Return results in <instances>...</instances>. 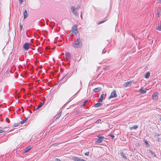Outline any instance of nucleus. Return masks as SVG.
<instances>
[{
	"mask_svg": "<svg viewBox=\"0 0 161 161\" xmlns=\"http://www.w3.org/2000/svg\"><path fill=\"white\" fill-rule=\"evenodd\" d=\"M82 46V44L81 43L80 39L79 38L77 39L75 42L73 47L75 48H80Z\"/></svg>",
	"mask_w": 161,
	"mask_h": 161,
	"instance_id": "obj_1",
	"label": "nucleus"
},
{
	"mask_svg": "<svg viewBox=\"0 0 161 161\" xmlns=\"http://www.w3.org/2000/svg\"><path fill=\"white\" fill-rule=\"evenodd\" d=\"M72 33L76 35L78 33V31L77 30V26L76 25H75L73 26L71 30Z\"/></svg>",
	"mask_w": 161,
	"mask_h": 161,
	"instance_id": "obj_2",
	"label": "nucleus"
},
{
	"mask_svg": "<svg viewBox=\"0 0 161 161\" xmlns=\"http://www.w3.org/2000/svg\"><path fill=\"white\" fill-rule=\"evenodd\" d=\"M117 97V95L116 94V91L115 90H114L112 92L110 95L108 96V99L109 100L112 98L116 97Z\"/></svg>",
	"mask_w": 161,
	"mask_h": 161,
	"instance_id": "obj_3",
	"label": "nucleus"
},
{
	"mask_svg": "<svg viewBox=\"0 0 161 161\" xmlns=\"http://www.w3.org/2000/svg\"><path fill=\"white\" fill-rule=\"evenodd\" d=\"M97 137L98 138V139L95 142V143L96 144L100 143H101L103 142V139L104 138L103 136H100L99 135L97 136Z\"/></svg>",
	"mask_w": 161,
	"mask_h": 161,
	"instance_id": "obj_4",
	"label": "nucleus"
},
{
	"mask_svg": "<svg viewBox=\"0 0 161 161\" xmlns=\"http://www.w3.org/2000/svg\"><path fill=\"white\" fill-rule=\"evenodd\" d=\"M106 96V92H103L101 95L99 99V102H102L103 99H104Z\"/></svg>",
	"mask_w": 161,
	"mask_h": 161,
	"instance_id": "obj_5",
	"label": "nucleus"
},
{
	"mask_svg": "<svg viewBox=\"0 0 161 161\" xmlns=\"http://www.w3.org/2000/svg\"><path fill=\"white\" fill-rule=\"evenodd\" d=\"M158 92H155L152 95V99L153 100H157L158 99Z\"/></svg>",
	"mask_w": 161,
	"mask_h": 161,
	"instance_id": "obj_6",
	"label": "nucleus"
},
{
	"mask_svg": "<svg viewBox=\"0 0 161 161\" xmlns=\"http://www.w3.org/2000/svg\"><path fill=\"white\" fill-rule=\"evenodd\" d=\"M30 45L29 43L26 42L23 45V48L25 50H28L30 47Z\"/></svg>",
	"mask_w": 161,
	"mask_h": 161,
	"instance_id": "obj_7",
	"label": "nucleus"
},
{
	"mask_svg": "<svg viewBox=\"0 0 161 161\" xmlns=\"http://www.w3.org/2000/svg\"><path fill=\"white\" fill-rule=\"evenodd\" d=\"M72 12L75 15L77 14V9L75 8L74 6H72L71 8Z\"/></svg>",
	"mask_w": 161,
	"mask_h": 161,
	"instance_id": "obj_8",
	"label": "nucleus"
},
{
	"mask_svg": "<svg viewBox=\"0 0 161 161\" xmlns=\"http://www.w3.org/2000/svg\"><path fill=\"white\" fill-rule=\"evenodd\" d=\"M132 84V81H130L125 83L124 84V86L126 87L128 86H130Z\"/></svg>",
	"mask_w": 161,
	"mask_h": 161,
	"instance_id": "obj_9",
	"label": "nucleus"
},
{
	"mask_svg": "<svg viewBox=\"0 0 161 161\" xmlns=\"http://www.w3.org/2000/svg\"><path fill=\"white\" fill-rule=\"evenodd\" d=\"M150 76V73L149 72H148L146 73L145 77L146 79H148Z\"/></svg>",
	"mask_w": 161,
	"mask_h": 161,
	"instance_id": "obj_10",
	"label": "nucleus"
},
{
	"mask_svg": "<svg viewBox=\"0 0 161 161\" xmlns=\"http://www.w3.org/2000/svg\"><path fill=\"white\" fill-rule=\"evenodd\" d=\"M31 148L32 147H29L25 148L24 150V152L25 153H26L27 152L30 151L31 149Z\"/></svg>",
	"mask_w": 161,
	"mask_h": 161,
	"instance_id": "obj_11",
	"label": "nucleus"
},
{
	"mask_svg": "<svg viewBox=\"0 0 161 161\" xmlns=\"http://www.w3.org/2000/svg\"><path fill=\"white\" fill-rule=\"evenodd\" d=\"M147 92V90L146 89H144L143 88H142L141 89L140 92L141 93L144 94L146 93Z\"/></svg>",
	"mask_w": 161,
	"mask_h": 161,
	"instance_id": "obj_12",
	"label": "nucleus"
},
{
	"mask_svg": "<svg viewBox=\"0 0 161 161\" xmlns=\"http://www.w3.org/2000/svg\"><path fill=\"white\" fill-rule=\"evenodd\" d=\"M80 159L79 158L75 157L72 158V159L74 161H80Z\"/></svg>",
	"mask_w": 161,
	"mask_h": 161,
	"instance_id": "obj_13",
	"label": "nucleus"
},
{
	"mask_svg": "<svg viewBox=\"0 0 161 161\" xmlns=\"http://www.w3.org/2000/svg\"><path fill=\"white\" fill-rule=\"evenodd\" d=\"M101 90V88L100 87H97L93 89V91L95 92H98L100 91Z\"/></svg>",
	"mask_w": 161,
	"mask_h": 161,
	"instance_id": "obj_14",
	"label": "nucleus"
},
{
	"mask_svg": "<svg viewBox=\"0 0 161 161\" xmlns=\"http://www.w3.org/2000/svg\"><path fill=\"white\" fill-rule=\"evenodd\" d=\"M28 15L27 12L26 10H25L24 12V19L26 18Z\"/></svg>",
	"mask_w": 161,
	"mask_h": 161,
	"instance_id": "obj_15",
	"label": "nucleus"
},
{
	"mask_svg": "<svg viewBox=\"0 0 161 161\" xmlns=\"http://www.w3.org/2000/svg\"><path fill=\"white\" fill-rule=\"evenodd\" d=\"M43 103H41L39 104V105L37 106V108H36V110H37L38 109L41 108L43 105Z\"/></svg>",
	"mask_w": 161,
	"mask_h": 161,
	"instance_id": "obj_16",
	"label": "nucleus"
},
{
	"mask_svg": "<svg viewBox=\"0 0 161 161\" xmlns=\"http://www.w3.org/2000/svg\"><path fill=\"white\" fill-rule=\"evenodd\" d=\"M65 57L66 58H70V54L69 53H66L65 55Z\"/></svg>",
	"mask_w": 161,
	"mask_h": 161,
	"instance_id": "obj_17",
	"label": "nucleus"
},
{
	"mask_svg": "<svg viewBox=\"0 0 161 161\" xmlns=\"http://www.w3.org/2000/svg\"><path fill=\"white\" fill-rule=\"evenodd\" d=\"M157 30L158 31H161V23H160L159 25H158L157 28Z\"/></svg>",
	"mask_w": 161,
	"mask_h": 161,
	"instance_id": "obj_18",
	"label": "nucleus"
},
{
	"mask_svg": "<svg viewBox=\"0 0 161 161\" xmlns=\"http://www.w3.org/2000/svg\"><path fill=\"white\" fill-rule=\"evenodd\" d=\"M102 105V104L100 103H97L95 105V107H100Z\"/></svg>",
	"mask_w": 161,
	"mask_h": 161,
	"instance_id": "obj_19",
	"label": "nucleus"
},
{
	"mask_svg": "<svg viewBox=\"0 0 161 161\" xmlns=\"http://www.w3.org/2000/svg\"><path fill=\"white\" fill-rule=\"evenodd\" d=\"M27 120V118H26L24 120H23L20 122V123L21 124H24Z\"/></svg>",
	"mask_w": 161,
	"mask_h": 161,
	"instance_id": "obj_20",
	"label": "nucleus"
},
{
	"mask_svg": "<svg viewBox=\"0 0 161 161\" xmlns=\"http://www.w3.org/2000/svg\"><path fill=\"white\" fill-rule=\"evenodd\" d=\"M138 128V126L136 125H134V126L130 127V130H132L133 129H136Z\"/></svg>",
	"mask_w": 161,
	"mask_h": 161,
	"instance_id": "obj_21",
	"label": "nucleus"
},
{
	"mask_svg": "<svg viewBox=\"0 0 161 161\" xmlns=\"http://www.w3.org/2000/svg\"><path fill=\"white\" fill-rule=\"evenodd\" d=\"M149 151H150V153L152 155H153V156H156V154L154 152H153L151 150H150Z\"/></svg>",
	"mask_w": 161,
	"mask_h": 161,
	"instance_id": "obj_22",
	"label": "nucleus"
},
{
	"mask_svg": "<svg viewBox=\"0 0 161 161\" xmlns=\"http://www.w3.org/2000/svg\"><path fill=\"white\" fill-rule=\"evenodd\" d=\"M121 155L122 156H123V157L125 158V159H126L127 158H126V156L125 155V154L123 153V152H122L121 153Z\"/></svg>",
	"mask_w": 161,
	"mask_h": 161,
	"instance_id": "obj_23",
	"label": "nucleus"
},
{
	"mask_svg": "<svg viewBox=\"0 0 161 161\" xmlns=\"http://www.w3.org/2000/svg\"><path fill=\"white\" fill-rule=\"evenodd\" d=\"M19 123H15L14 124V127H17L19 125Z\"/></svg>",
	"mask_w": 161,
	"mask_h": 161,
	"instance_id": "obj_24",
	"label": "nucleus"
},
{
	"mask_svg": "<svg viewBox=\"0 0 161 161\" xmlns=\"http://www.w3.org/2000/svg\"><path fill=\"white\" fill-rule=\"evenodd\" d=\"M87 101L86 100L82 104L81 106H84L85 105V104L86 103Z\"/></svg>",
	"mask_w": 161,
	"mask_h": 161,
	"instance_id": "obj_25",
	"label": "nucleus"
},
{
	"mask_svg": "<svg viewBox=\"0 0 161 161\" xmlns=\"http://www.w3.org/2000/svg\"><path fill=\"white\" fill-rule=\"evenodd\" d=\"M107 20L106 19V20H104V21H100L99 23H98V25H99V24H102V23H104V22H105Z\"/></svg>",
	"mask_w": 161,
	"mask_h": 161,
	"instance_id": "obj_26",
	"label": "nucleus"
},
{
	"mask_svg": "<svg viewBox=\"0 0 161 161\" xmlns=\"http://www.w3.org/2000/svg\"><path fill=\"white\" fill-rule=\"evenodd\" d=\"M101 119H99L95 122V123H98L99 122L101 121Z\"/></svg>",
	"mask_w": 161,
	"mask_h": 161,
	"instance_id": "obj_27",
	"label": "nucleus"
},
{
	"mask_svg": "<svg viewBox=\"0 0 161 161\" xmlns=\"http://www.w3.org/2000/svg\"><path fill=\"white\" fill-rule=\"evenodd\" d=\"M89 152H86V153H85V154L86 156H88L89 155Z\"/></svg>",
	"mask_w": 161,
	"mask_h": 161,
	"instance_id": "obj_28",
	"label": "nucleus"
},
{
	"mask_svg": "<svg viewBox=\"0 0 161 161\" xmlns=\"http://www.w3.org/2000/svg\"><path fill=\"white\" fill-rule=\"evenodd\" d=\"M144 142L147 145H148V142L147 140H145L144 141Z\"/></svg>",
	"mask_w": 161,
	"mask_h": 161,
	"instance_id": "obj_29",
	"label": "nucleus"
},
{
	"mask_svg": "<svg viewBox=\"0 0 161 161\" xmlns=\"http://www.w3.org/2000/svg\"><path fill=\"white\" fill-rule=\"evenodd\" d=\"M19 25H20V30H22V25H21V24H19Z\"/></svg>",
	"mask_w": 161,
	"mask_h": 161,
	"instance_id": "obj_30",
	"label": "nucleus"
},
{
	"mask_svg": "<svg viewBox=\"0 0 161 161\" xmlns=\"http://www.w3.org/2000/svg\"><path fill=\"white\" fill-rule=\"evenodd\" d=\"M4 130H2V129H0V133H3L4 132Z\"/></svg>",
	"mask_w": 161,
	"mask_h": 161,
	"instance_id": "obj_31",
	"label": "nucleus"
},
{
	"mask_svg": "<svg viewBox=\"0 0 161 161\" xmlns=\"http://www.w3.org/2000/svg\"><path fill=\"white\" fill-rule=\"evenodd\" d=\"M19 1L20 3H21L23 1V0H19Z\"/></svg>",
	"mask_w": 161,
	"mask_h": 161,
	"instance_id": "obj_32",
	"label": "nucleus"
},
{
	"mask_svg": "<svg viewBox=\"0 0 161 161\" xmlns=\"http://www.w3.org/2000/svg\"><path fill=\"white\" fill-rule=\"evenodd\" d=\"M110 136L112 137L113 139H114V135H111Z\"/></svg>",
	"mask_w": 161,
	"mask_h": 161,
	"instance_id": "obj_33",
	"label": "nucleus"
},
{
	"mask_svg": "<svg viewBox=\"0 0 161 161\" xmlns=\"http://www.w3.org/2000/svg\"><path fill=\"white\" fill-rule=\"evenodd\" d=\"M158 17H160V15H161L160 14V13L159 12H158Z\"/></svg>",
	"mask_w": 161,
	"mask_h": 161,
	"instance_id": "obj_34",
	"label": "nucleus"
},
{
	"mask_svg": "<svg viewBox=\"0 0 161 161\" xmlns=\"http://www.w3.org/2000/svg\"><path fill=\"white\" fill-rule=\"evenodd\" d=\"M80 161H86L84 159H80Z\"/></svg>",
	"mask_w": 161,
	"mask_h": 161,
	"instance_id": "obj_35",
	"label": "nucleus"
},
{
	"mask_svg": "<svg viewBox=\"0 0 161 161\" xmlns=\"http://www.w3.org/2000/svg\"><path fill=\"white\" fill-rule=\"evenodd\" d=\"M59 116H58V117H57L56 118V119H55V120H57V119H58L59 118Z\"/></svg>",
	"mask_w": 161,
	"mask_h": 161,
	"instance_id": "obj_36",
	"label": "nucleus"
},
{
	"mask_svg": "<svg viewBox=\"0 0 161 161\" xmlns=\"http://www.w3.org/2000/svg\"><path fill=\"white\" fill-rule=\"evenodd\" d=\"M158 3H161V0H158Z\"/></svg>",
	"mask_w": 161,
	"mask_h": 161,
	"instance_id": "obj_37",
	"label": "nucleus"
},
{
	"mask_svg": "<svg viewBox=\"0 0 161 161\" xmlns=\"http://www.w3.org/2000/svg\"><path fill=\"white\" fill-rule=\"evenodd\" d=\"M57 161H61V160L59 159L58 158L57 159Z\"/></svg>",
	"mask_w": 161,
	"mask_h": 161,
	"instance_id": "obj_38",
	"label": "nucleus"
},
{
	"mask_svg": "<svg viewBox=\"0 0 161 161\" xmlns=\"http://www.w3.org/2000/svg\"><path fill=\"white\" fill-rule=\"evenodd\" d=\"M160 121H161V118H160Z\"/></svg>",
	"mask_w": 161,
	"mask_h": 161,
	"instance_id": "obj_39",
	"label": "nucleus"
}]
</instances>
